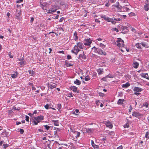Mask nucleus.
<instances>
[{
	"label": "nucleus",
	"instance_id": "obj_5",
	"mask_svg": "<svg viewBox=\"0 0 149 149\" xmlns=\"http://www.w3.org/2000/svg\"><path fill=\"white\" fill-rule=\"evenodd\" d=\"M104 124L106 125L107 127H109L110 128H112L113 125L109 120L105 121Z\"/></svg>",
	"mask_w": 149,
	"mask_h": 149
},
{
	"label": "nucleus",
	"instance_id": "obj_63",
	"mask_svg": "<svg viewBox=\"0 0 149 149\" xmlns=\"http://www.w3.org/2000/svg\"><path fill=\"white\" fill-rule=\"evenodd\" d=\"M52 12H53L52 11V10H48V11L47 12V13H51Z\"/></svg>",
	"mask_w": 149,
	"mask_h": 149
},
{
	"label": "nucleus",
	"instance_id": "obj_56",
	"mask_svg": "<svg viewBox=\"0 0 149 149\" xmlns=\"http://www.w3.org/2000/svg\"><path fill=\"white\" fill-rule=\"evenodd\" d=\"M64 19V18L63 17H62L59 20V22H62L63 20Z\"/></svg>",
	"mask_w": 149,
	"mask_h": 149
},
{
	"label": "nucleus",
	"instance_id": "obj_48",
	"mask_svg": "<svg viewBox=\"0 0 149 149\" xmlns=\"http://www.w3.org/2000/svg\"><path fill=\"white\" fill-rule=\"evenodd\" d=\"M90 79L89 77L88 76H87L85 77V81H88Z\"/></svg>",
	"mask_w": 149,
	"mask_h": 149
},
{
	"label": "nucleus",
	"instance_id": "obj_20",
	"mask_svg": "<svg viewBox=\"0 0 149 149\" xmlns=\"http://www.w3.org/2000/svg\"><path fill=\"white\" fill-rule=\"evenodd\" d=\"M65 65L67 67H70V66H73V64H71V63H69L68 61H65Z\"/></svg>",
	"mask_w": 149,
	"mask_h": 149
},
{
	"label": "nucleus",
	"instance_id": "obj_38",
	"mask_svg": "<svg viewBox=\"0 0 149 149\" xmlns=\"http://www.w3.org/2000/svg\"><path fill=\"white\" fill-rule=\"evenodd\" d=\"M44 107L45 108L47 109H48L50 107V105L48 104H46Z\"/></svg>",
	"mask_w": 149,
	"mask_h": 149
},
{
	"label": "nucleus",
	"instance_id": "obj_29",
	"mask_svg": "<svg viewBox=\"0 0 149 149\" xmlns=\"http://www.w3.org/2000/svg\"><path fill=\"white\" fill-rule=\"evenodd\" d=\"M74 84L78 85L81 84V82L77 79H76L75 81H74Z\"/></svg>",
	"mask_w": 149,
	"mask_h": 149
},
{
	"label": "nucleus",
	"instance_id": "obj_22",
	"mask_svg": "<svg viewBox=\"0 0 149 149\" xmlns=\"http://www.w3.org/2000/svg\"><path fill=\"white\" fill-rule=\"evenodd\" d=\"M77 34L76 31H75L74 33V36L75 37L74 40L77 41L78 40L79 37L77 36Z\"/></svg>",
	"mask_w": 149,
	"mask_h": 149
},
{
	"label": "nucleus",
	"instance_id": "obj_17",
	"mask_svg": "<svg viewBox=\"0 0 149 149\" xmlns=\"http://www.w3.org/2000/svg\"><path fill=\"white\" fill-rule=\"evenodd\" d=\"M149 4L145 3L144 5V8L146 11H148L149 9Z\"/></svg>",
	"mask_w": 149,
	"mask_h": 149
},
{
	"label": "nucleus",
	"instance_id": "obj_23",
	"mask_svg": "<svg viewBox=\"0 0 149 149\" xmlns=\"http://www.w3.org/2000/svg\"><path fill=\"white\" fill-rule=\"evenodd\" d=\"M48 3H43V4H41V7L44 10H46V6L47 5Z\"/></svg>",
	"mask_w": 149,
	"mask_h": 149
},
{
	"label": "nucleus",
	"instance_id": "obj_46",
	"mask_svg": "<svg viewBox=\"0 0 149 149\" xmlns=\"http://www.w3.org/2000/svg\"><path fill=\"white\" fill-rule=\"evenodd\" d=\"M112 30L113 31H116V32H118V30L116 28H113L112 29Z\"/></svg>",
	"mask_w": 149,
	"mask_h": 149
},
{
	"label": "nucleus",
	"instance_id": "obj_12",
	"mask_svg": "<svg viewBox=\"0 0 149 149\" xmlns=\"http://www.w3.org/2000/svg\"><path fill=\"white\" fill-rule=\"evenodd\" d=\"M129 10V8L125 6H122V8H121V12H127Z\"/></svg>",
	"mask_w": 149,
	"mask_h": 149
},
{
	"label": "nucleus",
	"instance_id": "obj_43",
	"mask_svg": "<svg viewBox=\"0 0 149 149\" xmlns=\"http://www.w3.org/2000/svg\"><path fill=\"white\" fill-rule=\"evenodd\" d=\"M100 46L101 47H102L103 48H104L105 47H106V45H104L102 43H100Z\"/></svg>",
	"mask_w": 149,
	"mask_h": 149
},
{
	"label": "nucleus",
	"instance_id": "obj_57",
	"mask_svg": "<svg viewBox=\"0 0 149 149\" xmlns=\"http://www.w3.org/2000/svg\"><path fill=\"white\" fill-rule=\"evenodd\" d=\"M33 122L34 123V125H37L38 124V123H39L38 122L36 121V120H33Z\"/></svg>",
	"mask_w": 149,
	"mask_h": 149
},
{
	"label": "nucleus",
	"instance_id": "obj_47",
	"mask_svg": "<svg viewBox=\"0 0 149 149\" xmlns=\"http://www.w3.org/2000/svg\"><path fill=\"white\" fill-rule=\"evenodd\" d=\"M118 17L121 18H122V17H123L124 18H125V17H126V15H120L118 14Z\"/></svg>",
	"mask_w": 149,
	"mask_h": 149
},
{
	"label": "nucleus",
	"instance_id": "obj_30",
	"mask_svg": "<svg viewBox=\"0 0 149 149\" xmlns=\"http://www.w3.org/2000/svg\"><path fill=\"white\" fill-rule=\"evenodd\" d=\"M18 73L15 72V74H11V77L13 78H15L17 77Z\"/></svg>",
	"mask_w": 149,
	"mask_h": 149
},
{
	"label": "nucleus",
	"instance_id": "obj_21",
	"mask_svg": "<svg viewBox=\"0 0 149 149\" xmlns=\"http://www.w3.org/2000/svg\"><path fill=\"white\" fill-rule=\"evenodd\" d=\"M48 85H49L48 87L52 89L56 88V84H53L50 85H49V84Z\"/></svg>",
	"mask_w": 149,
	"mask_h": 149
},
{
	"label": "nucleus",
	"instance_id": "obj_33",
	"mask_svg": "<svg viewBox=\"0 0 149 149\" xmlns=\"http://www.w3.org/2000/svg\"><path fill=\"white\" fill-rule=\"evenodd\" d=\"M124 101V99H119L118 100L117 104H122Z\"/></svg>",
	"mask_w": 149,
	"mask_h": 149
},
{
	"label": "nucleus",
	"instance_id": "obj_39",
	"mask_svg": "<svg viewBox=\"0 0 149 149\" xmlns=\"http://www.w3.org/2000/svg\"><path fill=\"white\" fill-rule=\"evenodd\" d=\"M107 17L105 15H102L101 16V17L103 19H104V20H106L107 17Z\"/></svg>",
	"mask_w": 149,
	"mask_h": 149
},
{
	"label": "nucleus",
	"instance_id": "obj_4",
	"mask_svg": "<svg viewBox=\"0 0 149 149\" xmlns=\"http://www.w3.org/2000/svg\"><path fill=\"white\" fill-rule=\"evenodd\" d=\"M91 43V40L90 38L87 39L85 40L84 44L85 45L89 46Z\"/></svg>",
	"mask_w": 149,
	"mask_h": 149
},
{
	"label": "nucleus",
	"instance_id": "obj_2",
	"mask_svg": "<svg viewBox=\"0 0 149 149\" xmlns=\"http://www.w3.org/2000/svg\"><path fill=\"white\" fill-rule=\"evenodd\" d=\"M19 62L18 63L20 67H22L24 65H26V61L23 58H19L18 59Z\"/></svg>",
	"mask_w": 149,
	"mask_h": 149
},
{
	"label": "nucleus",
	"instance_id": "obj_3",
	"mask_svg": "<svg viewBox=\"0 0 149 149\" xmlns=\"http://www.w3.org/2000/svg\"><path fill=\"white\" fill-rule=\"evenodd\" d=\"M34 118L36 121L39 123H40L41 120L44 119L43 116L41 115L36 117H34Z\"/></svg>",
	"mask_w": 149,
	"mask_h": 149
},
{
	"label": "nucleus",
	"instance_id": "obj_52",
	"mask_svg": "<svg viewBox=\"0 0 149 149\" xmlns=\"http://www.w3.org/2000/svg\"><path fill=\"white\" fill-rule=\"evenodd\" d=\"M99 95L100 96H101V97H103L104 96V94L102 93H101V92H100L99 93Z\"/></svg>",
	"mask_w": 149,
	"mask_h": 149
},
{
	"label": "nucleus",
	"instance_id": "obj_25",
	"mask_svg": "<svg viewBox=\"0 0 149 149\" xmlns=\"http://www.w3.org/2000/svg\"><path fill=\"white\" fill-rule=\"evenodd\" d=\"M127 120V123L125 125H124V127L128 128L129 127V123H131V122L128 119H127V118H126Z\"/></svg>",
	"mask_w": 149,
	"mask_h": 149
},
{
	"label": "nucleus",
	"instance_id": "obj_32",
	"mask_svg": "<svg viewBox=\"0 0 149 149\" xmlns=\"http://www.w3.org/2000/svg\"><path fill=\"white\" fill-rule=\"evenodd\" d=\"M124 42H119V43H117V44H116L119 47H123L124 45Z\"/></svg>",
	"mask_w": 149,
	"mask_h": 149
},
{
	"label": "nucleus",
	"instance_id": "obj_50",
	"mask_svg": "<svg viewBox=\"0 0 149 149\" xmlns=\"http://www.w3.org/2000/svg\"><path fill=\"white\" fill-rule=\"evenodd\" d=\"M3 145L4 146V148L5 149L6 148L9 146V145L7 144H3Z\"/></svg>",
	"mask_w": 149,
	"mask_h": 149
},
{
	"label": "nucleus",
	"instance_id": "obj_15",
	"mask_svg": "<svg viewBox=\"0 0 149 149\" xmlns=\"http://www.w3.org/2000/svg\"><path fill=\"white\" fill-rule=\"evenodd\" d=\"M142 77L145 78L147 79H149L148 75L147 73H142L140 75Z\"/></svg>",
	"mask_w": 149,
	"mask_h": 149
},
{
	"label": "nucleus",
	"instance_id": "obj_60",
	"mask_svg": "<svg viewBox=\"0 0 149 149\" xmlns=\"http://www.w3.org/2000/svg\"><path fill=\"white\" fill-rule=\"evenodd\" d=\"M113 76L111 75H107V77H108L109 78H113Z\"/></svg>",
	"mask_w": 149,
	"mask_h": 149
},
{
	"label": "nucleus",
	"instance_id": "obj_6",
	"mask_svg": "<svg viewBox=\"0 0 149 149\" xmlns=\"http://www.w3.org/2000/svg\"><path fill=\"white\" fill-rule=\"evenodd\" d=\"M121 28L123 30L122 33H126L128 31V30L127 29V27L126 26H121Z\"/></svg>",
	"mask_w": 149,
	"mask_h": 149
},
{
	"label": "nucleus",
	"instance_id": "obj_19",
	"mask_svg": "<svg viewBox=\"0 0 149 149\" xmlns=\"http://www.w3.org/2000/svg\"><path fill=\"white\" fill-rule=\"evenodd\" d=\"M132 65L134 68H137L138 67L139 63L137 62H134L133 63Z\"/></svg>",
	"mask_w": 149,
	"mask_h": 149
},
{
	"label": "nucleus",
	"instance_id": "obj_55",
	"mask_svg": "<svg viewBox=\"0 0 149 149\" xmlns=\"http://www.w3.org/2000/svg\"><path fill=\"white\" fill-rule=\"evenodd\" d=\"M11 53L10 52L8 53V55L10 58H12L13 57V56L11 55Z\"/></svg>",
	"mask_w": 149,
	"mask_h": 149
},
{
	"label": "nucleus",
	"instance_id": "obj_61",
	"mask_svg": "<svg viewBox=\"0 0 149 149\" xmlns=\"http://www.w3.org/2000/svg\"><path fill=\"white\" fill-rule=\"evenodd\" d=\"M67 59H70L71 58V57L70 55H68L67 56Z\"/></svg>",
	"mask_w": 149,
	"mask_h": 149
},
{
	"label": "nucleus",
	"instance_id": "obj_36",
	"mask_svg": "<svg viewBox=\"0 0 149 149\" xmlns=\"http://www.w3.org/2000/svg\"><path fill=\"white\" fill-rule=\"evenodd\" d=\"M57 108L59 110L61 107V104H58L56 105Z\"/></svg>",
	"mask_w": 149,
	"mask_h": 149
},
{
	"label": "nucleus",
	"instance_id": "obj_40",
	"mask_svg": "<svg viewBox=\"0 0 149 149\" xmlns=\"http://www.w3.org/2000/svg\"><path fill=\"white\" fill-rule=\"evenodd\" d=\"M149 132H147L146 133L145 137L146 138L149 139Z\"/></svg>",
	"mask_w": 149,
	"mask_h": 149
},
{
	"label": "nucleus",
	"instance_id": "obj_31",
	"mask_svg": "<svg viewBox=\"0 0 149 149\" xmlns=\"http://www.w3.org/2000/svg\"><path fill=\"white\" fill-rule=\"evenodd\" d=\"M28 72L29 73V74L31 75V76H34V74H35V72L33 70L32 71L31 70H28Z\"/></svg>",
	"mask_w": 149,
	"mask_h": 149
},
{
	"label": "nucleus",
	"instance_id": "obj_49",
	"mask_svg": "<svg viewBox=\"0 0 149 149\" xmlns=\"http://www.w3.org/2000/svg\"><path fill=\"white\" fill-rule=\"evenodd\" d=\"M44 126L45 127V128H46V129L48 130L50 128V127L49 126H48L47 125H45Z\"/></svg>",
	"mask_w": 149,
	"mask_h": 149
},
{
	"label": "nucleus",
	"instance_id": "obj_59",
	"mask_svg": "<svg viewBox=\"0 0 149 149\" xmlns=\"http://www.w3.org/2000/svg\"><path fill=\"white\" fill-rule=\"evenodd\" d=\"M34 19V18L33 17H31V18L30 22L31 23H32Z\"/></svg>",
	"mask_w": 149,
	"mask_h": 149
},
{
	"label": "nucleus",
	"instance_id": "obj_18",
	"mask_svg": "<svg viewBox=\"0 0 149 149\" xmlns=\"http://www.w3.org/2000/svg\"><path fill=\"white\" fill-rule=\"evenodd\" d=\"M140 44L141 45L143 46L144 47L146 48H148L149 47V46H148V44L146 42H141L140 43Z\"/></svg>",
	"mask_w": 149,
	"mask_h": 149
},
{
	"label": "nucleus",
	"instance_id": "obj_62",
	"mask_svg": "<svg viewBox=\"0 0 149 149\" xmlns=\"http://www.w3.org/2000/svg\"><path fill=\"white\" fill-rule=\"evenodd\" d=\"M130 16H134L135 15V13H131L130 14H129Z\"/></svg>",
	"mask_w": 149,
	"mask_h": 149
},
{
	"label": "nucleus",
	"instance_id": "obj_27",
	"mask_svg": "<svg viewBox=\"0 0 149 149\" xmlns=\"http://www.w3.org/2000/svg\"><path fill=\"white\" fill-rule=\"evenodd\" d=\"M114 6L117 9L118 11L121 12V8H122V6L118 5L117 6Z\"/></svg>",
	"mask_w": 149,
	"mask_h": 149
},
{
	"label": "nucleus",
	"instance_id": "obj_16",
	"mask_svg": "<svg viewBox=\"0 0 149 149\" xmlns=\"http://www.w3.org/2000/svg\"><path fill=\"white\" fill-rule=\"evenodd\" d=\"M77 45L78 47L80 49H83L84 47V45H83V44L81 42H79L77 43Z\"/></svg>",
	"mask_w": 149,
	"mask_h": 149
},
{
	"label": "nucleus",
	"instance_id": "obj_54",
	"mask_svg": "<svg viewBox=\"0 0 149 149\" xmlns=\"http://www.w3.org/2000/svg\"><path fill=\"white\" fill-rule=\"evenodd\" d=\"M19 132H20V134H22L24 132V130L22 129H20Z\"/></svg>",
	"mask_w": 149,
	"mask_h": 149
},
{
	"label": "nucleus",
	"instance_id": "obj_10",
	"mask_svg": "<svg viewBox=\"0 0 149 149\" xmlns=\"http://www.w3.org/2000/svg\"><path fill=\"white\" fill-rule=\"evenodd\" d=\"M70 89L72 91H73L75 92L78 93L79 92V91H77V88L75 86H71L70 87Z\"/></svg>",
	"mask_w": 149,
	"mask_h": 149
},
{
	"label": "nucleus",
	"instance_id": "obj_37",
	"mask_svg": "<svg viewBox=\"0 0 149 149\" xmlns=\"http://www.w3.org/2000/svg\"><path fill=\"white\" fill-rule=\"evenodd\" d=\"M136 46L138 49H141V46L140 45V44L139 43H137L136 44Z\"/></svg>",
	"mask_w": 149,
	"mask_h": 149
},
{
	"label": "nucleus",
	"instance_id": "obj_44",
	"mask_svg": "<svg viewBox=\"0 0 149 149\" xmlns=\"http://www.w3.org/2000/svg\"><path fill=\"white\" fill-rule=\"evenodd\" d=\"M77 45H75L74 46V47L73 48L74 49V50L75 51V52H76V51L78 50V49H79Z\"/></svg>",
	"mask_w": 149,
	"mask_h": 149
},
{
	"label": "nucleus",
	"instance_id": "obj_28",
	"mask_svg": "<svg viewBox=\"0 0 149 149\" xmlns=\"http://www.w3.org/2000/svg\"><path fill=\"white\" fill-rule=\"evenodd\" d=\"M94 129L93 128H87L86 129V132L88 133H90L94 131Z\"/></svg>",
	"mask_w": 149,
	"mask_h": 149
},
{
	"label": "nucleus",
	"instance_id": "obj_7",
	"mask_svg": "<svg viewBox=\"0 0 149 149\" xmlns=\"http://www.w3.org/2000/svg\"><path fill=\"white\" fill-rule=\"evenodd\" d=\"M59 8V7L56 4L52 6V9L53 12L56 11V10Z\"/></svg>",
	"mask_w": 149,
	"mask_h": 149
},
{
	"label": "nucleus",
	"instance_id": "obj_24",
	"mask_svg": "<svg viewBox=\"0 0 149 149\" xmlns=\"http://www.w3.org/2000/svg\"><path fill=\"white\" fill-rule=\"evenodd\" d=\"M130 84L128 82L126 83V84H123L122 85V87L123 88H127L130 86Z\"/></svg>",
	"mask_w": 149,
	"mask_h": 149
},
{
	"label": "nucleus",
	"instance_id": "obj_45",
	"mask_svg": "<svg viewBox=\"0 0 149 149\" xmlns=\"http://www.w3.org/2000/svg\"><path fill=\"white\" fill-rule=\"evenodd\" d=\"M92 146L93 147H94L95 149H98L99 148V146H98L95 144H94V145H93Z\"/></svg>",
	"mask_w": 149,
	"mask_h": 149
},
{
	"label": "nucleus",
	"instance_id": "obj_13",
	"mask_svg": "<svg viewBox=\"0 0 149 149\" xmlns=\"http://www.w3.org/2000/svg\"><path fill=\"white\" fill-rule=\"evenodd\" d=\"M8 132H6L5 130H4L1 134V135L3 137H8Z\"/></svg>",
	"mask_w": 149,
	"mask_h": 149
},
{
	"label": "nucleus",
	"instance_id": "obj_11",
	"mask_svg": "<svg viewBox=\"0 0 149 149\" xmlns=\"http://www.w3.org/2000/svg\"><path fill=\"white\" fill-rule=\"evenodd\" d=\"M142 88L137 87H134L133 89V91H136L138 92H141L142 91Z\"/></svg>",
	"mask_w": 149,
	"mask_h": 149
},
{
	"label": "nucleus",
	"instance_id": "obj_58",
	"mask_svg": "<svg viewBox=\"0 0 149 149\" xmlns=\"http://www.w3.org/2000/svg\"><path fill=\"white\" fill-rule=\"evenodd\" d=\"M80 51V49H78V50L76 51V52H75V54L76 55H77L78 53V52Z\"/></svg>",
	"mask_w": 149,
	"mask_h": 149
},
{
	"label": "nucleus",
	"instance_id": "obj_14",
	"mask_svg": "<svg viewBox=\"0 0 149 149\" xmlns=\"http://www.w3.org/2000/svg\"><path fill=\"white\" fill-rule=\"evenodd\" d=\"M73 133L74 134V135L75 136V137L76 138H78L80 134L79 132L76 131H74V132Z\"/></svg>",
	"mask_w": 149,
	"mask_h": 149
},
{
	"label": "nucleus",
	"instance_id": "obj_35",
	"mask_svg": "<svg viewBox=\"0 0 149 149\" xmlns=\"http://www.w3.org/2000/svg\"><path fill=\"white\" fill-rule=\"evenodd\" d=\"M116 42H117V43L124 42L123 40H122L120 38H118L117 40L116 41Z\"/></svg>",
	"mask_w": 149,
	"mask_h": 149
},
{
	"label": "nucleus",
	"instance_id": "obj_64",
	"mask_svg": "<svg viewBox=\"0 0 149 149\" xmlns=\"http://www.w3.org/2000/svg\"><path fill=\"white\" fill-rule=\"evenodd\" d=\"M123 149V147H122V146H121V145L117 148V149Z\"/></svg>",
	"mask_w": 149,
	"mask_h": 149
},
{
	"label": "nucleus",
	"instance_id": "obj_41",
	"mask_svg": "<svg viewBox=\"0 0 149 149\" xmlns=\"http://www.w3.org/2000/svg\"><path fill=\"white\" fill-rule=\"evenodd\" d=\"M148 105L149 104L147 102H146L143 104V106L145 107L146 108L148 107Z\"/></svg>",
	"mask_w": 149,
	"mask_h": 149
},
{
	"label": "nucleus",
	"instance_id": "obj_8",
	"mask_svg": "<svg viewBox=\"0 0 149 149\" xmlns=\"http://www.w3.org/2000/svg\"><path fill=\"white\" fill-rule=\"evenodd\" d=\"M86 55L84 54L83 52L82 54H80L78 58L80 59H86Z\"/></svg>",
	"mask_w": 149,
	"mask_h": 149
},
{
	"label": "nucleus",
	"instance_id": "obj_42",
	"mask_svg": "<svg viewBox=\"0 0 149 149\" xmlns=\"http://www.w3.org/2000/svg\"><path fill=\"white\" fill-rule=\"evenodd\" d=\"M113 20V19L110 18L109 17H107L106 21H107L108 22H111Z\"/></svg>",
	"mask_w": 149,
	"mask_h": 149
},
{
	"label": "nucleus",
	"instance_id": "obj_9",
	"mask_svg": "<svg viewBox=\"0 0 149 149\" xmlns=\"http://www.w3.org/2000/svg\"><path fill=\"white\" fill-rule=\"evenodd\" d=\"M132 115L136 118H139V117L141 116L142 115L140 113L134 111L133 112Z\"/></svg>",
	"mask_w": 149,
	"mask_h": 149
},
{
	"label": "nucleus",
	"instance_id": "obj_51",
	"mask_svg": "<svg viewBox=\"0 0 149 149\" xmlns=\"http://www.w3.org/2000/svg\"><path fill=\"white\" fill-rule=\"evenodd\" d=\"M78 112H79V110L78 109H76L75 110V111L74 112H73V113L74 114H76L75 113H77Z\"/></svg>",
	"mask_w": 149,
	"mask_h": 149
},
{
	"label": "nucleus",
	"instance_id": "obj_1",
	"mask_svg": "<svg viewBox=\"0 0 149 149\" xmlns=\"http://www.w3.org/2000/svg\"><path fill=\"white\" fill-rule=\"evenodd\" d=\"M92 49L94 50V52H96L99 54L103 55H106V53L101 49L97 48L95 47H94L92 48Z\"/></svg>",
	"mask_w": 149,
	"mask_h": 149
},
{
	"label": "nucleus",
	"instance_id": "obj_34",
	"mask_svg": "<svg viewBox=\"0 0 149 149\" xmlns=\"http://www.w3.org/2000/svg\"><path fill=\"white\" fill-rule=\"evenodd\" d=\"M97 72L99 74H102L103 72V69H102L100 68L97 70Z\"/></svg>",
	"mask_w": 149,
	"mask_h": 149
},
{
	"label": "nucleus",
	"instance_id": "obj_26",
	"mask_svg": "<svg viewBox=\"0 0 149 149\" xmlns=\"http://www.w3.org/2000/svg\"><path fill=\"white\" fill-rule=\"evenodd\" d=\"M52 122H54V124L55 126L59 125V122L58 120H52Z\"/></svg>",
	"mask_w": 149,
	"mask_h": 149
},
{
	"label": "nucleus",
	"instance_id": "obj_53",
	"mask_svg": "<svg viewBox=\"0 0 149 149\" xmlns=\"http://www.w3.org/2000/svg\"><path fill=\"white\" fill-rule=\"evenodd\" d=\"M25 117H26L25 120H26V121L27 122H29V116H27L26 115Z\"/></svg>",
	"mask_w": 149,
	"mask_h": 149
}]
</instances>
